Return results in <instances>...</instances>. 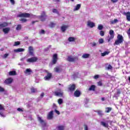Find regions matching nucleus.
<instances>
[{
    "instance_id": "obj_1",
    "label": "nucleus",
    "mask_w": 130,
    "mask_h": 130,
    "mask_svg": "<svg viewBox=\"0 0 130 130\" xmlns=\"http://www.w3.org/2000/svg\"><path fill=\"white\" fill-rule=\"evenodd\" d=\"M123 37L120 35H118L117 37V40L115 41L114 43V45H119V44H121L123 42Z\"/></svg>"
},
{
    "instance_id": "obj_2",
    "label": "nucleus",
    "mask_w": 130,
    "mask_h": 130,
    "mask_svg": "<svg viewBox=\"0 0 130 130\" xmlns=\"http://www.w3.org/2000/svg\"><path fill=\"white\" fill-rule=\"evenodd\" d=\"M31 16V17H35V15L33 14H30L29 13H21L19 14L17 17H19V18H29Z\"/></svg>"
},
{
    "instance_id": "obj_3",
    "label": "nucleus",
    "mask_w": 130,
    "mask_h": 130,
    "mask_svg": "<svg viewBox=\"0 0 130 130\" xmlns=\"http://www.w3.org/2000/svg\"><path fill=\"white\" fill-rule=\"evenodd\" d=\"M79 59L78 57L74 56H69L67 58L68 61H70V62H74V61H77Z\"/></svg>"
},
{
    "instance_id": "obj_4",
    "label": "nucleus",
    "mask_w": 130,
    "mask_h": 130,
    "mask_svg": "<svg viewBox=\"0 0 130 130\" xmlns=\"http://www.w3.org/2000/svg\"><path fill=\"white\" fill-rule=\"evenodd\" d=\"M109 35L110 36H108L107 37L108 42L111 41V40L114 38V31L113 30H110L109 31Z\"/></svg>"
},
{
    "instance_id": "obj_5",
    "label": "nucleus",
    "mask_w": 130,
    "mask_h": 130,
    "mask_svg": "<svg viewBox=\"0 0 130 130\" xmlns=\"http://www.w3.org/2000/svg\"><path fill=\"white\" fill-rule=\"evenodd\" d=\"M38 60V58L37 57H32L29 58H28L26 60L27 62H36Z\"/></svg>"
},
{
    "instance_id": "obj_6",
    "label": "nucleus",
    "mask_w": 130,
    "mask_h": 130,
    "mask_svg": "<svg viewBox=\"0 0 130 130\" xmlns=\"http://www.w3.org/2000/svg\"><path fill=\"white\" fill-rule=\"evenodd\" d=\"M39 18L41 19V20L42 22H44L45 20H46V14H45V12H43L40 16H39Z\"/></svg>"
},
{
    "instance_id": "obj_7",
    "label": "nucleus",
    "mask_w": 130,
    "mask_h": 130,
    "mask_svg": "<svg viewBox=\"0 0 130 130\" xmlns=\"http://www.w3.org/2000/svg\"><path fill=\"white\" fill-rule=\"evenodd\" d=\"M4 111H5V108L3 105H0V116L1 117H6V115H5Z\"/></svg>"
},
{
    "instance_id": "obj_8",
    "label": "nucleus",
    "mask_w": 130,
    "mask_h": 130,
    "mask_svg": "<svg viewBox=\"0 0 130 130\" xmlns=\"http://www.w3.org/2000/svg\"><path fill=\"white\" fill-rule=\"evenodd\" d=\"M46 73H47V76L44 77V80L45 81H49V80L51 79L52 75L51 74V73H48V71H47V70L46 71Z\"/></svg>"
},
{
    "instance_id": "obj_9",
    "label": "nucleus",
    "mask_w": 130,
    "mask_h": 130,
    "mask_svg": "<svg viewBox=\"0 0 130 130\" xmlns=\"http://www.w3.org/2000/svg\"><path fill=\"white\" fill-rule=\"evenodd\" d=\"M87 26L89 28H93V27H95V23L91 21V20H88L87 23Z\"/></svg>"
},
{
    "instance_id": "obj_10",
    "label": "nucleus",
    "mask_w": 130,
    "mask_h": 130,
    "mask_svg": "<svg viewBox=\"0 0 130 130\" xmlns=\"http://www.w3.org/2000/svg\"><path fill=\"white\" fill-rule=\"evenodd\" d=\"M57 61V54H54L53 56V60L51 63L52 64H55Z\"/></svg>"
},
{
    "instance_id": "obj_11",
    "label": "nucleus",
    "mask_w": 130,
    "mask_h": 130,
    "mask_svg": "<svg viewBox=\"0 0 130 130\" xmlns=\"http://www.w3.org/2000/svg\"><path fill=\"white\" fill-rule=\"evenodd\" d=\"M38 119L40 123H41V125H42V126H45L46 125V123L45 122V121H44L42 119V117H38Z\"/></svg>"
},
{
    "instance_id": "obj_12",
    "label": "nucleus",
    "mask_w": 130,
    "mask_h": 130,
    "mask_svg": "<svg viewBox=\"0 0 130 130\" xmlns=\"http://www.w3.org/2000/svg\"><path fill=\"white\" fill-rule=\"evenodd\" d=\"M52 118H53V111H50L47 116V119H52Z\"/></svg>"
},
{
    "instance_id": "obj_13",
    "label": "nucleus",
    "mask_w": 130,
    "mask_h": 130,
    "mask_svg": "<svg viewBox=\"0 0 130 130\" xmlns=\"http://www.w3.org/2000/svg\"><path fill=\"white\" fill-rule=\"evenodd\" d=\"M13 82V79L12 78H9L6 79L4 83L5 84H7V85H9V84H11V83Z\"/></svg>"
},
{
    "instance_id": "obj_14",
    "label": "nucleus",
    "mask_w": 130,
    "mask_h": 130,
    "mask_svg": "<svg viewBox=\"0 0 130 130\" xmlns=\"http://www.w3.org/2000/svg\"><path fill=\"white\" fill-rule=\"evenodd\" d=\"M60 92L58 91H55L54 92V95L55 96H58L59 97H62V95L63 93L62 91H60V90H59Z\"/></svg>"
},
{
    "instance_id": "obj_15",
    "label": "nucleus",
    "mask_w": 130,
    "mask_h": 130,
    "mask_svg": "<svg viewBox=\"0 0 130 130\" xmlns=\"http://www.w3.org/2000/svg\"><path fill=\"white\" fill-rule=\"evenodd\" d=\"M31 73H32V70L30 69H26L25 71H24V74L26 76L31 75Z\"/></svg>"
},
{
    "instance_id": "obj_16",
    "label": "nucleus",
    "mask_w": 130,
    "mask_h": 130,
    "mask_svg": "<svg viewBox=\"0 0 130 130\" xmlns=\"http://www.w3.org/2000/svg\"><path fill=\"white\" fill-rule=\"evenodd\" d=\"M11 28L10 27L4 28L3 29V31L4 32V33H5V34H8Z\"/></svg>"
},
{
    "instance_id": "obj_17",
    "label": "nucleus",
    "mask_w": 130,
    "mask_h": 130,
    "mask_svg": "<svg viewBox=\"0 0 130 130\" xmlns=\"http://www.w3.org/2000/svg\"><path fill=\"white\" fill-rule=\"evenodd\" d=\"M14 52H24L25 51V49H23L22 48H18L17 49H15L14 50Z\"/></svg>"
},
{
    "instance_id": "obj_18",
    "label": "nucleus",
    "mask_w": 130,
    "mask_h": 130,
    "mask_svg": "<svg viewBox=\"0 0 130 130\" xmlns=\"http://www.w3.org/2000/svg\"><path fill=\"white\" fill-rule=\"evenodd\" d=\"M124 15L126 16V19L128 21H130V12H128L127 13H124Z\"/></svg>"
},
{
    "instance_id": "obj_19",
    "label": "nucleus",
    "mask_w": 130,
    "mask_h": 130,
    "mask_svg": "<svg viewBox=\"0 0 130 130\" xmlns=\"http://www.w3.org/2000/svg\"><path fill=\"white\" fill-rule=\"evenodd\" d=\"M8 24L7 22L0 24V29H3V28H5V27L8 26Z\"/></svg>"
},
{
    "instance_id": "obj_20",
    "label": "nucleus",
    "mask_w": 130,
    "mask_h": 130,
    "mask_svg": "<svg viewBox=\"0 0 130 130\" xmlns=\"http://www.w3.org/2000/svg\"><path fill=\"white\" fill-rule=\"evenodd\" d=\"M81 95V92L79 90H76L74 92V96L75 97H80V95Z\"/></svg>"
},
{
    "instance_id": "obj_21",
    "label": "nucleus",
    "mask_w": 130,
    "mask_h": 130,
    "mask_svg": "<svg viewBox=\"0 0 130 130\" xmlns=\"http://www.w3.org/2000/svg\"><path fill=\"white\" fill-rule=\"evenodd\" d=\"M68 28H69V25H63L61 26V30L62 32H64V31L68 29Z\"/></svg>"
},
{
    "instance_id": "obj_22",
    "label": "nucleus",
    "mask_w": 130,
    "mask_h": 130,
    "mask_svg": "<svg viewBox=\"0 0 130 130\" xmlns=\"http://www.w3.org/2000/svg\"><path fill=\"white\" fill-rule=\"evenodd\" d=\"M96 88V86L94 85H91L90 88L88 89L89 91H95V89Z\"/></svg>"
},
{
    "instance_id": "obj_23",
    "label": "nucleus",
    "mask_w": 130,
    "mask_h": 130,
    "mask_svg": "<svg viewBox=\"0 0 130 130\" xmlns=\"http://www.w3.org/2000/svg\"><path fill=\"white\" fill-rule=\"evenodd\" d=\"M118 22V19H114L113 20H111L110 23L111 24L113 25L114 24H116V23Z\"/></svg>"
},
{
    "instance_id": "obj_24",
    "label": "nucleus",
    "mask_w": 130,
    "mask_h": 130,
    "mask_svg": "<svg viewBox=\"0 0 130 130\" xmlns=\"http://www.w3.org/2000/svg\"><path fill=\"white\" fill-rule=\"evenodd\" d=\"M81 4H78L76 7H75V9H74V11H79V10H80V9L81 8Z\"/></svg>"
},
{
    "instance_id": "obj_25",
    "label": "nucleus",
    "mask_w": 130,
    "mask_h": 130,
    "mask_svg": "<svg viewBox=\"0 0 130 130\" xmlns=\"http://www.w3.org/2000/svg\"><path fill=\"white\" fill-rule=\"evenodd\" d=\"M75 88H76V86H75V84H73L70 87H69L70 91H75Z\"/></svg>"
},
{
    "instance_id": "obj_26",
    "label": "nucleus",
    "mask_w": 130,
    "mask_h": 130,
    "mask_svg": "<svg viewBox=\"0 0 130 130\" xmlns=\"http://www.w3.org/2000/svg\"><path fill=\"white\" fill-rule=\"evenodd\" d=\"M76 40V38L74 37H70L68 38V41L69 42H74Z\"/></svg>"
},
{
    "instance_id": "obj_27",
    "label": "nucleus",
    "mask_w": 130,
    "mask_h": 130,
    "mask_svg": "<svg viewBox=\"0 0 130 130\" xmlns=\"http://www.w3.org/2000/svg\"><path fill=\"white\" fill-rule=\"evenodd\" d=\"M109 54V52L105 51L104 53H101L102 56H105V55H108Z\"/></svg>"
},
{
    "instance_id": "obj_28",
    "label": "nucleus",
    "mask_w": 130,
    "mask_h": 130,
    "mask_svg": "<svg viewBox=\"0 0 130 130\" xmlns=\"http://www.w3.org/2000/svg\"><path fill=\"white\" fill-rule=\"evenodd\" d=\"M89 56H90V54H84L82 55V58H88V57H89Z\"/></svg>"
},
{
    "instance_id": "obj_29",
    "label": "nucleus",
    "mask_w": 130,
    "mask_h": 130,
    "mask_svg": "<svg viewBox=\"0 0 130 130\" xmlns=\"http://www.w3.org/2000/svg\"><path fill=\"white\" fill-rule=\"evenodd\" d=\"M16 74V71H11L9 72V76H15Z\"/></svg>"
},
{
    "instance_id": "obj_30",
    "label": "nucleus",
    "mask_w": 130,
    "mask_h": 130,
    "mask_svg": "<svg viewBox=\"0 0 130 130\" xmlns=\"http://www.w3.org/2000/svg\"><path fill=\"white\" fill-rule=\"evenodd\" d=\"M101 124V125H103V126H104V127H107V124L105 122L102 121Z\"/></svg>"
},
{
    "instance_id": "obj_31",
    "label": "nucleus",
    "mask_w": 130,
    "mask_h": 130,
    "mask_svg": "<svg viewBox=\"0 0 130 130\" xmlns=\"http://www.w3.org/2000/svg\"><path fill=\"white\" fill-rule=\"evenodd\" d=\"M21 29H22V26L21 25V24L17 25L16 28V30H17V31H19V30H21Z\"/></svg>"
},
{
    "instance_id": "obj_32",
    "label": "nucleus",
    "mask_w": 130,
    "mask_h": 130,
    "mask_svg": "<svg viewBox=\"0 0 130 130\" xmlns=\"http://www.w3.org/2000/svg\"><path fill=\"white\" fill-rule=\"evenodd\" d=\"M54 71L56 72V73H59V72H60V69H59L58 67H56L54 68Z\"/></svg>"
},
{
    "instance_id": "obj_33",
    "label": "nucleus",
    "mask_w": 130,
    "mask_h": 130,
    "mask_svg": "<svg viewBox=\"0 0 130 130\" xmlns=\"http://www.w3.org/2000/svg\"><path fill=\"white\" fill-rule=\"evenodd\" d=\"M106 110H107L106 112L107 113H109V112H110V111L112 110V108L110 107H107L106 108Z\"/></svg>"
},
{
    "instance_id": "obj_34",
    "label": "nucleus",
    "mask_w": 130,
    "mask_h": 130,
    "mask_svg": "<svg viewBox=\"0 0 130 130\" xmlns=\"http://www.w3.org/2000/svg\"><path fill=\"white\" fill-rule=\"evenodd\" d=\"M57 128L58 130H64V127L62 125L58 126Z\"/></svg>"
},
{
    "instance_id": "obj_35",
    "label": "nucleus",
    "mask_w": 130,
    "mask_h": 130,
    "mask_svg": "<svg viewBox=\"0 0 130 130\" xmlns=\"http://www.w3.org/2000/svg\"><path fill=\"white\" fill-rule=\"evenodd\" d=\"M62 102H63V101L61 99H59L58 100V103L60 105L61 104H62Z\"/></svg>"
},
{
    "instance_id": "obj_36",
    "label": "nucleus",
    "mask_w": 130,
    "mask_h": 130,
    "mask_svg": "<svg viewBox=\"0 0 130 130\" xmlns=\"http://www.w3.org/2000/svg\"><path fill=\"white\" fill-rule=\"evenodd\" d=\"M106 70H108V71H109L110 70H112V66H111L110 64H109L106 67Z\"/></svg>"
},
{
    "instance_id": "obj_37",
    "label": "nucleus",
    "mask_w": 130,
    "mask_h": 130,
    "mask_svg": "<svg viewBox=\"0 0 130 130\" xmlns=\"http://www.w3.org/2000/svg\"><path fill=\"white\" fill-rule=\"evenodd\" d=\"M31 93H36L37 92V89L32 88H31Z\"/></svg>"
},
{
    "instance_id": "obj_38",
    "label": "nucleus",
    "mask_w": 130,
    "mask_h": 130,
    "mask_svg": "<svg viewBox=\"0 0 130 130\" xmlns=\"http://www.w3.org/2000/svg\"><path fill=\"white\" fill-rule=\"evenodd\" d=\"M99 115H100V116H102V115H103V113L102 112V111H100V110H99L97 111Z\"/></svg>"
},
{
    "instance_id": "obj_39",
    "label": "nucleus",
    "mask_w": 130,
    "mask_h": 130,
    "mask_svg": "<svg viewBox=\"0 0 130 130\" xmlns=\"http://www.w3.org/2000/svg\"><path fill=\"white\" fill-rule=\"evenodd\" d=\"M99 43L100 44H102L104 43V40H103V39H100L99 40Z\"/></svg>"
},
{
    "instance_id": "obj_40",
    "label": "nucleus",
    "mask_w": 130,
    "mask_h": 130,
    "mask_svg": "<svg viewBox=\"0 0 130 130\" xmlns=\"http://www.w3.org/2000/svg\"><path fill=\"white\" fill-rule=\"evenodd\" d=\"M98 29L99 30H102L103 29V25L100 24L98 25Z\"/></svg>"
},
{
    "instance_id": "obj_41",
    "label": "nucleus",
    "mask_w": 130,
    "mask_h": 130,
    "mask_svg": "<svg viewBox=\"0 0 130 130\" xmlns=\"http://www.w3.org/2000/svg\"><path fill=\"white\" fill-rule=\"evenodd\" d=\"M18 45H20V42H15L14 46H18Z\"/></svg>"
},
{
    "instance_id": "obj_42",
    "label": "nucleus",
    "mask_w": 130,
    "mask_h": 130,
    "mask_svg": "<svg viewBox=\"0 0 130 130\" xmlns=\"http://www.w3.org/2000/svg\"><path fill=\"white\" fill-rule=\"evenodd\" d=\"M21 22H22V23H25V22H27V19L26 18H22L20 19Z\"/></svg>"
},
{
    "instance_id": "obj_43",
    "label": "nucleus",
    "mask_w": 130,
    "mask_h": 130,
    "mask_svg": "<svg viewBox=\"0 0 130 130\" xmlns=\"http://www.w3.org/2000/svg\"><path fill=\"white\" fill-rule=\"evenodd\" d=\"M9 54L6 53L3 56V58H7V57H8V56H9Z\"/></svg>"
},
{
    "instance_id": "obj_44",
    "label": "nucleus",
    "mask_w": 130,
    "mask_h": 130,
    "mask_svg": "<svg viewBox=\"0 0 130 130\" xmlns=\"http://www.w3.org/2000/svg\"><path fill=\"white\" fill-rule=\"evenodd\" d=\"M91 45L92 46V47H95L96 45H97V44L93 42L92 44H91Z\"/></svg>"
},
{
    "instance_id": "obj_45",
    "label": "nucleus",
    "mask_w": 130,
    "mask_h": 130,
    "mask_svg": "<svg viewBox=\"0 0 130 130\" xmlns=\"http://www.w3.org/2000/svg\"><path fill=\"white\" fill-rule=\"evenodd\" d=\"M100 34L101 36H104V31L101 30L100 32Z\"/></svg>"
},
{
    "instance_id": "obj_46",
    "label": "nucleus",
    "mask_w": 130,
    "mask_h": 130,
    "mask_svg": "<svg viewBox=\"0 0 130 130\" xmlns=\"http://www.w3.org/2000/svg\"><path fill=\"white\" fill-rule=\"evenodd\" d=\"M94 79H95V80H97V79L99 78V75H96L94 76Z\"/></svg>"
},
{
    "instance_id": "obj_47",
    "label": "nucleus",
    "mask_w": 130,
    "mask_h": 130,
    "mask_svg": "<svg viewBox=\"0 0 130 130\" xmlns=\"http://www.w3.org/2000/svg\"><path fill=\"white\" fill-rule=\"evenodd\" d=\"M127 34L129 38H130V28L128 29V31H127Z\"/></svg>"
},
{
    "instance_id": "obj_48",
    "label": "nucleus",
    "mask_w": 130,
    "mask_h": 130,
    "mask_svg": "<svg viewBox=\"0 0 130 130\" xmlns=\"http://www.w3.org/2000/svg\"><path fill=\"white\" fill-rule=\"evenodd\" d=\"M52 12L53 13H55L56 14H57V13H58V12L57 11V10H56V9H53Z\"/></svg>"
},
{
    "instance_id": "obj_49",
    "label": "nucleus",
    "mask_w": 130,
    "mask_h": 130,
    "mask_svg": "<svg viewBox=\"0 0 130 130\" xmlns=\"http://www.w3.org/2000/svg\"><path fill=\"white\" fill-rule=\"evenodd\" d=\"M4 91H5V89H4V88L0 86V92H4Z\"/></svg>"
},
{
    "instance_id": "obj_50",
    "label": "nucleus",
    "mask_w": 130,
    "mask_h": 130,
    "mask_svg": "<svg viewBox=\"0 0 130 130\" xmlns=\"http://www.w3.org/2000/svg\"><path fill=\"white\" fill-rule=\"evenodd\" d=\"M28 51H33V47H32L31 46H30L28 47Z\"/></svg>"
},
{
    "instance_id": "obj_51",
    "label": "nucleus",
    "mask_w": 130,
    "mask_h": 130,
    "mask_svg": "<svg viewBox=\"0 0 130 130\" xmlns=\"http://www.w3.org/2000/svg\"><path fill=\"white\" fill-rule=\"evenodd\" d=\"M55 112L57 114H58V115L60 114V113H59V111L56 110V109H55Z\"/></svg>"
},
{
    "instance_id": "obj_52",
    "label": "nucleus",
    "mask_w": 130,
    "mask_h": 130,
    "mask_svg": "<svg viewBox=\"0 0 130 130\" xmlns=\"http://www.w3.org/2000/svg\"><path fill=\"white\" fill-rule=\"evenodd\" d=\"M84 130H88V126L87 125H84Z\"/></svg>"
},
{
    "instance_id": "obj_53",
    "label": "nucleus",
    "mask_w": 130,
    "mask_h": 130,
    "mask_svg": "<svg viewBox=\"0 0 130 130\" xmlns=\"http://www.w3.org/2000/svg\"><path fill=\"white\" fill-rule=\"evenodd\" d=\"M98 86H102V82L99 81V82L98 83Z\"/></svg>"
},
{
    "instance_id": "obj_54",
    "label": "nucleus",
    "mask_w": 130,
    "mask_h": 130,
    "mask_svg": "<svg viewBox=\"0 0 130 130\" xmlns=\"http://www.w3.org/2000/svg\"><path fill=\"white\" fill-rule=\"evenodd\" d=\"M17 111H19L20 112H23V109H22L21 108H18Z\"/></svg>"
},
{
    "instance_id": "obj_55",
    "label": "nucleus",
    "mask_w": 130,
    "mask_h": 130,
    "mask_svg": "<svg viewBox=\"0 0 130 130\" xmlns=\"http://www.w3.org/2000/svg\"><path fill=\"white\" fill-rule=\"evenodd\" d=\"M10 3H11L12 5H15V1L14 0H10Z\"/></svg>"
},
{
    "instance_id": "obj_56",
    "label": "nucleus",
    "mask_w": 130,
    "mask_h": 130,
    "mask_svg": "<svg viewBox=\"0 0 130 130\" xmlns=\"http://www.w3.org/2000/svg\"><path fill=\"white\" fill-rule=\"evenodd\" d=\"M55 26V24L53 23V22L51 23V27H53Z\"/></svg>"
},
{
    "instance_id": "obj_57",
    "label": "nucleus",
    "mask_w": 130,
    "mask_h": 130,
    "mask_svg": "<svg viewBox=\"0 0 130 130\" xmlns=\"http://www.w3.org/2000/svg\"><path fill=\"white\" fill-rule=\"evenodd\" d=\"M40 33H41V34H44V33H45V31H44V30H43V29H42V30H41V31H40Z\"/></svg>"
},
{
    "instance_id": "obj_58",
    "label": "nucleus",
    "mask_w": 130,
    "mask_h": 130,
    "mask_svg": "<svg viewBox=\"0 0 130 130\" xmlns=\"http://www.w3.org/2000/svg\"><path fill=\"white\" fill-rule=\"evenodd\" d=\"M29 51V54L30 55H33V51Z\"/></svg>"
},
{
    "instance_id": "obj_59",
    "label": "nucleus",
    "mask_w": 130,
    "mask_h": 130,
    "mask_svg": "<svg viewBox=\"0 0 130 130\" xmlns=\"http://www.w3.org/2000/svg\"><path fill=\"white\" fill-rule=\"evenodd\" d=\"M37 22H38V21H34L31 22V24L32 25H34L35 24V23H37Z\"/></svg>"
},
{
    "instance_id": "obj_60",
    "label": "nucleus",
    "mask_w": 130,
    "mask_h": 130,
    "mask_svg": "<svg viewBox=\"0 0 130 130\" xmlns=\"http://www.w3.org/2000/svg\"><path fill=\"white\" fill-rule=\"evenodd\" d=\"M53 108H55V109H56V105H55V104H53Z\"/></svg>"
},
{
    "instance_id": "obj_61",
    "label": "nucleus",
    "mask_w": 130,
    "mask_h": 130,
    "mask_svg": "<svg viewBox=\"0 0 130 130\" xmlns=\"http://www.w3.org/2000/svg\"><path fill=\"white\" fill-rule=\"evenodd\" d=\"M118 1V0H111V2L112 3H117Z\"/></svg>"
},
{
    "instance_id": "obj_62",
    "label": "nucleus",
    "mask_w": 130,
    "mask_h": 130,
    "mask_svg": "<svg viewBox=\"0 0 130 130\" xmlns=\"http://www.w3.org/2000/svg\"><path fill=\"white\" fill-rule=\"evenodd\" d=\"M44 92H42L41 94V97H42V98H43V97H44Z\"/></svg>"
},
{
    "instance_id": "obj_63",
    "label": "nucleus",
    "mask_w": 130,
    "mask_h": 130,
    "mask_svg": "<svg viewBox=\"0 0 130 130\" xmlns=\"http://www.w3.org/2000/svg\"><path fill=\"white\" fill-rule=\"evenodd\" d=\"M53 2H55V3H59L60 0H53Z\"/></svg>"
},
{
    "instance_id": "obj_64",
    "label": "nucleus",
    "mask_w": 130,
    "mask_h": 130,
    "mask_svg": "<svg viewBox=\"0 0 130 130\" xmlns=\"http://www.w3.org/2000/svg\"><path fill=\"white\" fill-rule=\"evenodd\" d=\"M119 94H120V91L117 90V95H119Z\"/></svg>"
}]
</instances>
